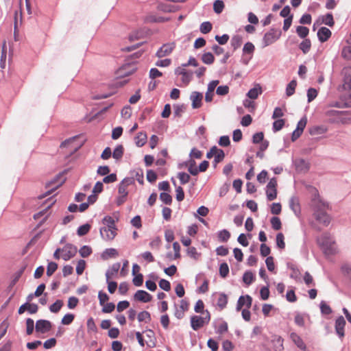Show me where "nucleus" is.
<instances>
[{
  "label": "nucleus",
  "mask_w": 351,
  "mask_h": 351,
  "mask_svg": "<svg viewBox=\"0 0 351 351\" xmlns=\"http://www.w3.org/2000/svg\"><path fill=\"white\" fill-rule=\"evenodd\" d=\"M175 74L178 76H180L179 82L176 84L180 87H185L188 86L192 80L193 73L191 71H186L184 68L179 66L176 69Z\"/></svg>",
  "instance_id": "39448f33"
},
{
  "label": "nucleus",
  "mask_w": 351,
  "mask_h": 351,
  "mask_svg": "<svg viewBox=\"0 0 351 351\" xmlns=\"http://www.w3.org/2000/svg\"><path fill=\"white\" fill-rule=\"evenodd\" d=\"M147 140V136L145 132H138L134 138L135 144L138 147H143Z\"/></svg>",
  "instance_id": "b1692460"
},
{
  "label": "nucleus",
  "mask_w": 351,
  "mask_h": 351,
  "mask_svg": "<svg viewBox=\"0 0 351 351\" xmlns=\"http://www.w3.org/2000/svg\"><path fill=\"white\" fill-rule=\"evenodd\" d=\"M76 253L77 248L71 244H67L62 249H58L54 253V256L57 259L61 258L62 260L66 261L73 257Z\"/></svg>",
  "instance_id": "20e7f679"
},
{
  "label": "nucleus",
  "mask_w": 351,
  "mask_h": 351,
  "mask_svg": "<svg viewBox=\"0 0 351 351\" xmlns=\"http://www.w3.org/2000/svg\"><path fill=\"white\" fill-rule=\"evenodd\" d=\"M296 32L300 38H304L308 36L309 29L304 26H298L296 29Z\"/></svg>",
  "instance_id": "c9c22d12"
},
{
  "label": "nucleus",
  "mask_w": 351,
  "mask_h": 351,
  "mask_svg": "<svg viewBox=\"0 0 351 351\" xmlns=\"http://www.w3.org/2000/svg\"><path fill=\"white\" fill-rule=\"evenodd\" d=\"M74 318L75 316L73 314L67 313L62 317L61 322L64 325H69L73 322Z\"/></svg>",
  "instance_id": "8fccbe9b"
},
{
  "label": "nucleus",
  "mask_w": 351,
  "mask_h": 351,
  "mask_svg": "<svg viewBox=\"0 0 351 351\" xmlns=\"http://www.w3.org/2000/svg\"><path fill=\"white\" fill-rule=\"evenodd\" d=\"M281 36V31L277 29H271L267 32L263 38V47L272 45L277 41Z\"/></svg>",
  "instance_id": "0eeeda50"
},
{
  "label": "nucleus",
  "mask_w": 351,
  "mask_h": 351,
  "mask_svg": "<svg viewBox=\"0 0 351 351\" xmlns=\"http://www.w3.org/2000/svg\"><path fill=\"white\" fill-rule=\"evenodd\" d=\"M119 256V252L114 248L106 249L101 254V258L103 260L106 261L110 258H114Z\"/></svg>",
  "instance_id": "4be33fe9"
},
{
  "label": "nucleus",
  "mask_w": 351,
  "mask_h": 351,
  "mask_svg": "<svg viewBox=\"0 0 351 351\" xmlns=\"http://www.w3.org/2000/svg\"><path fill=\"white\" fill-rule=\"evenodd\" d=\"M297 86V82L295 80H292L289 82V84L287 85V89H286V94L287 96H291L295 93V90Z\"/></svg>",
  "instance_id": "f704fd0d"
},
{
  "label": "nucleus",
  "mask_w": 351,
  "mask_h": 351,
  "mask_svg": "<svg viewBox=\"0 0 351 351\" xmlns=\"http://www.w3.org/2000/svg\"><path fill=\"white\" fill-rule=\"evenodd\" d=\"M203 99V95L199 92L194 91L190 96V99L192 101V108L193 109L199 108L202 106V101Z\"/></svg>",
  "instance_id": "4468645a"
},
{
  "label": "nucleus",
  "mask_w": 351,
  "mask_h": 351,
  "mask_svg": "<svg viewBox=\"0 0 351 351\" xmlns=\"http://www.w3.org/2000/svg\"><path fill=\"white\" fill-rule=\"evenodd\" d=\"M242 42V38L239 35H236L232 38L231 45L234 49H237L241 47Z\"/></svg>",
  "instance_id": "2f4dec72"
},
{
  "label": "nucleus",
  "mask_w": 351,
  "mask_h": 351,
  "mask_svg": "<svg viewBox=\"0 0 351 351\" xmlns=\"http://www.w3.org/2000/svg\"><path fill=\"white\" fill-rule=\"evenodd\" d=\"M130 306V302L127 300L121 301L117 306V310L118 312H122L125 309L128 308Z\"/></svg>",
  "instance_id": "680f3d73"
},
{
  "label": "nucleus",
  "mask_w": 351,
  "mask_h": 351,
  "mask_svg": "<svg viewBox=\"0 0 351 351\" xmlns=\"http://www.w3.org/2000/svg\"><path fill=\"white\" fill-rule=\"evenodd\" d=\"M317 243L326 256H335L339 253V248L333 237L324 232L317 239Z\"/></svg>",
  "instance_id": "f257e3e1"
},
{
  "label": "nucleus",
  "mask_w": 351,
  "mask_h": 351,
  "mask_svg": "<svg viewBox=\"0 0 351 351\" xmlns=\"http://www.w3.org/2000/svg\"><path fill=\"white\" fill-rule=\"evenodd\" d=\"M117 228L103 227L100 229V234L103 239L106 241H112L117 235Z\"/></svg>",
  "instance_id": "f8f14e48"
},
{
  "label": "nucleus",
  "mask_w": 351,
  "mask_h": 351,
  "mask_svg": "<svg viewBox=\"0 0 351 351\" xmlns=\"http://www.w3.org/2000/svg\"><path fill=\"white\" fill-rule=\"evenodd\" d=\"M133 185H135V179L132 177L125 178L121 182L118 189L119 196L117 198L118 206L125 202L128 195V187Z\"/></svg>",
  "instance_id": "7ed1b4c3"
},
{
  "label": "nucleus",
  "mask_w": 351,
  "mask_h": 351,
  "mask_svg": "<svg viewBox=\"0 0 351 351\" xmlns=\"http://www.w3.org/2000/svg\"><path fill=\"white\" fill-rule=\"evenodd\" d=\"M206 157L208 158H211L214 157L215 165H217L218 163H219L223 160L225 157V154L222 149H219L216 146H214L211 147L210 151L207 153Z\"/></svg>",
  "instance_id": "1a4fd4ad"
},
{
  "label": "nucleus",
  "mask_w": 351,
  "mask_h": 351,
  "mask_svg": "<svg viewBox=\"0 0 351 351\" xmlns=\"http://www.w3.org/2000/svg\"><path fill=\"white\" fill-rule=\"evenodd\" d=\"M271 227L275 230H279L282 228L281 221L278 217H273L270 220Z\"/></svg>",
  "instance_id": "72a5a7b5"
},
{
  "label": "nucleus",
  "mask_w": 351,
  "mask_h": 351,
  "mask_svg": "<svg viewBox=\"0 0 351 351\" xmlns=\"http://www.w3.org/2000/svg\"><path fill=\"white\" fill-rule=\"evenodd\" d=\"M320 309L323 314L329 315L332 313L331 308L324 301L320 303Z\"/></svg>",
  "instance_id": "bf43d9fd"
},
{
  "label": "nucleus",
  "mask_w": 351,
  "mask_h": 351,
  "mask_svg": "<svg viewBox=\"0 0 351 351\" xmlns=\"http://www.w3.org/2000/svg\"><path fill=\"white\" fill-rule=\"evenodd\" d=\"M343 73L345 75L343 88L349 92L351 97V67L345 68Z\"/></svg>",
  "instance_id": "a211bd4d"
},
{
  "label": "nucleus",
  "mask_w": 351,
  "mask_h": 351,
  "mask_svg": "<svg viewBox=\"0 0 351 351\" xmlns=\"http://www.w3.org/2000/svg\"><path fill=\"white\" fill-rule=\"evenodd\" d=\"M34 328V322L31 318L26 320V332L28 335H32Z\"/></svg>",
  "instance_id": "c03bdc74"
},
{
  "label": "nucleus",
  "mask_w": 351,
  "mask_h": 351,
  "mask_svg": "<svg viewBox=\"0 0 351 351\" xmlns=\"http://www.w3.org/2000/svg\"><path fill=\"white\" fill-rule=\"evenodd\" d=\"M134 71L135 68L134 65L127 64L119 69L117 75L118 77H125L131 75Z\"/></svg>",
  "instance_id": "6ab92c4d"
},
{
  "label": "nucleus",
  "mask_w": 351,
  "mask_h": 351,
  "mask_svg": "<svg viewBox=\"0 0 351 351\" xmlns=\"http://www.w3.org/2000/svg\"><path fill=\"white\" fill-rule=\"evenodd\" d=\"M212 29V24L210 22H204L200 25V31L203 34H207Z\"/></svg>",
  "instance_id": "3c124183"
},
{
  "label": "nucleus",
  "mask_w": 351,
  "mask_h": 351,
  "mask_svg": "<svg viewBox=\"0 0 351 351\" xmlns=\"http://www.w3.org/2000/svg\"><path fill=\"white\" fill-rule=\"evenodd\" d=\"M36 331L40 333H46L51 328V323L45 319H39L36 322L35 326Z\"/></svg>",
  "instance_id": "ddd939ff"
},
{
  "label": "nucleus",
  "mask_w": 351,
  "mask_h": 351,
  "mask_svg": "<svg viewBox=\"0 0 351 351\" xmlns=\"http://www.w3.org/2000/svg\"><path fill=\"white\" fill-rule=\"evenodd\" d=\"M223 8H224V4L222 1L217 0L215 1L214 5H213V9L216 13L220 14L223 11Z\"/></svg>",
  "instance_id": "a18cd8bd"
},
{
  "label": "nucleus",
  "mask_w": 351,
  "mask_h": 351,
  "mask_svg": "<svg viewBox=\"0 0 351 351\" xmlns=\"http://www.w3.org/2000/svg\"><path fill=\"white\" fill-rule=\"evenodd\" d=\"M178 178H179L181 184H182L188 183L190 180V176L184 172L179 173Z\"/></svg>",
  "instance_id": "6e6d98bb"
},
{
  "label": "nucleus",
  "mask_w": 351,
  "mask_h": 351,
  "mask_svg": "<svg viewBox=\"0 0 351 351\" xmlns=\"http://www.w3.org/2000/svg\"><path fill=\"white\" fill-rule=\"evenodd\" d=\"M243 280L247 285L252 284L254 280V274L250 271H245L243 276Z\"/></svg>",
  "instance_id": "7c9ffc66"
},
{
  "label": "nucleus",
  "mask_w": 351,
  "mask_h": 351,
  "mask_svg": "<svg viewBox=\"0 0 351 351\" xmlns=\"http://www.w3.org/2000/svg\"><path fill=\"white\" fill-rule=\"evenodd\" d=\"M346 321L343 316L339 317L335 321V330L340 338L344 337V327Z\"/></svg>",
  "instance_id": "dca6fc26"
},
{
  "label": "nucleus",
  "mask_w": 351,
  "mask_h": 351,
  "mask_svg": "<svg viewBox=\"0 0 351 351\" xmlns=\"http://www.w3.org/2000/svg\"><path fill=\"white\" fill-rule=\"evenodd\" d=\"M210 320V315L208 311H206V315L201 317L193 315L191 317V328L194 330H198L205 325L208 324Z\"/></svg>",
  "instance_id": "423d86ee"
},
{
  "label": "nucleus",
  "mask_w": 351,
  "mask_h": 351,
  "mask_svg": "<svg viewBox=\"0 0 351 351\" xmlns=\"http://www.w3.org/2000/svg\"><path fill=\"white\" fill-rule=\"evenodd\" d=\"M202 60L204 63L207 64H211L214 62L215 58L211 53L208 52V53H205L202 56Z\"/></svg>",
  "instance_id": "ea45409f"
},
{
  "label": "nucleus",
  "mask_w": 351,
  "mask_h": 351,
  "mask_svg": "<svg viewBox=\"0 0 351 351\" xmlns=\"http://www.w3.org/2000/svg\"><path fill=\"white\" fill-rule=\"evenodd\" d=\"M262 88L259 84H256L253 88L250 89L247 95L252 99H256L258 95L262 94Z\"/></svg>",
  "instance_id": "a878e982"
},
{
  "label": "nucleus",
  "mask_w": 351,
  "mask_h": 351,
  "mask_svg": "<svg viewBox=\"0 0 351 351\" xmlns=\"http://www.w3.org/2000/svg\"><path fill=\"white\" fill-rule=\"evenodd\" d=\"M341 55L347 60H351V45L343 48Z\"/></svg>",
  "instance_id": "e2e57ef3"
},
{
  "label": "nucleus",
  "mask_w": 351,
  "mask_h": 351,
  "mask_svg": "<svg viewBox=\"0 0 351 351\" xmlns=\"http://www.w3.org/2000/svg\"><path fill=\"white\" fill-rule=\"evenodd\" d=\"M322 22L330 26V27H332L334 25V20H333V16H332V14L329 13V14H326L325 16H323V19H322Z\"/></svg>",
  "instance_id": "de8ad7c7"
},
{
  "label": "nucleus",
  "mask_w": 351,
  "mask_h": 351,
  "mask_svg": "<svg viewBox=\"0 0 351 351\" xmlns=\"http://www.w3.org/2000/svg\"><path fill=\"white\" fill-rule=\"evenodd\" d=\"M137 318L140 322H145L148 323L151 321V315L148 311H143L138 313Z\"/></svg>",
  "instance_id": "c756f323"
},
{
  "label": "nucleus",
  "mask_w": 351,
  "mask_h": 351,
  "mask_svg": "<svg viewBox=\"0 0 351 351\" xmlns=\"http://www.w3.org/2000/svg\"><path fill=\"white\" fill-rule=\"evenodd\" d=\"M313 205L315 210L314 215L316 219L324 226H328L330 221V218L326 213L328 206L319 197L315 198L313 200Z\"/></svg>",
  "instance_id": "f03ea898"
},
{
  "label": "nucleus",
  "mask_w": 351,
  "mask_h": 351,
  "mask_svg": "<svg viewBox=\"0 0 351 351\" xmlns=\"http://www.w3.org/2000/svg\"><path fill=\"white\" fill-rule=\"evenodd\" d=\"M162 75V72H160L158 69L152 68L149 71V77L152 80H154L157 77H160Z\"/></svg>",
  "instance_id": "052dcab7"
},
{
  "label": "nucleus",
  "mask_w": 351,
  "mask_h": 351,
  "mask_svg": "<svg viewBox=\"0 0 351 351\" xmlns=\"http://www.w3.org/2000/svg\"><path fill=\"white\" fill-rule=\"evenodd\" d=\"M252 302V299L250 295H247L245 296H241L237 302V311H241L244 306H246L247 308H250Z\"/></svg>",
  "instance_id": "f3484780"
},
{
  "label": "nucleus",
  "mask_w": 351,
  "mask_h": 351,
  "mask_svg": "<svg viewBox=\"0 0 351 351\" xmlns=\"http://www.w3.org/2000/svg\"><path fill=\"white\" fill-rule=\"evenodd\" d=\"M63 304L64 303L62 300H57L53 304L50 306L49 310L52 313H57L60 311Z\"/></svg>",
  "instance_id": "c85d7f7f"
},
{
  "label": "nucleus",
  "mask_w": 351,
  "mask_h": 351,
  "mask_svg": "<svg viewBox=\"0 0 351 351\" xmlns=\"http://www.w3.org/2000/svg\"><path fill=\"white\" fill-rule=\"evenodd\" d=\"M159 287L165 291H169L171 289L170 282L165 279L160 280Z\"/></svg>",
  "instance_id": "69168bd1"
},
{
  "label": "nucleus",
  "mask_w": 351,
  "mask_h": 351,
  "mask_svg": "<svg viewBox=\"0 0 351 351\" xmlns=\"http://www.w3.org/2000/svg\"><path fill=\"white\" fill-rule=\"evenodd\" d=\"M228 303V297L224 293H221L219 295V298L217 299V305L218 307L222 310L223 309Z\"/></svg>",
  "instance_id": "cd10ccee"
},
{
  "label": "nucleus",
  "mask_w": 351,
  "mask_h": 351,
  "mask_svg": "<svg viewBox=\"0 0 351 351\" xmlns=\"http://www.w3.org/2000/svg\"><path fill=\"white\" fill-rule=\"evenodd\" d=\"M274 351H282L284 350L283 339L280 336H274L271 339Z\"/></svg>",
  "instance_id": "412c9836"
},
{
  "label": "nucleus",
  "mask_w": 351,
  "mask_h": 351,
  "mask_svg": "<svg viewBox=\"0 0 351 351\" xmlns=\"http://www.w3.org/2000/svg\"><path fill=\"white\" fill-rule=\"evenodd\" d=\"M285 125V121L283 119L276 120L273 123V130L278 132Z\"/></svg>",
  "instance_id": "5fc2aeb1"
},
{
  "label": "nucleus",
  "mask_w": 351,
  "mask_h": 351,
  "mask_svg": "<svg viewBox=\"0 0 351 351\" xmlns=\"http://www.w3.org/2000/svg\"><path fill=\"white\" fill-rule=\"evenodd\" d=\"M176 46L174 42L165 43L158 50L156 55L159 58L168 56L176 49Z\"/></svg>",
  "instance_id": "9b49d317"
},
{
  "label": "nucleus",
  "mask_w": 351,
  "mask_h": 351,
  "mask_svg": "<svg viewBox=\"0 0 351 351\" xmlns=\"http://www.w3.org/2000/svg\"><path fill=\"white\" fill-rule=\"evenodd\" d=\"M171 64V60L169 58H166L163 60H159L156 61V66L159 67H167L170 66Z\"/></svg>",
  "instance_id": "4d7b16f0"
},
{
  "label": "nucleus",
  "mask_w": 351,
  "mask_h": 351,
  "mask_svg": "<svg viewBox=\"0 0 351 351\" xmlns=\"http://www.w3.org/2000/svg\"><path fill=\"white\" fill-rule=\"evenodd\" d=\"M145 21L147 23H160L164 22L165 20L163 17H156L154 15H148L145 17Z\"/></svg>",
  "instance_id": "79ce46f5"
},
{
  "label": "nucleus",
  "mask_w": 351,
  "mask_h": 351,
  "mask_svg": "<svg viewBox=\"0 0 351 351\" xmlns=\"http://www.w3.org/2000/svg\"><path fill=\"white\" fill-rule=\"evenodd\" d=\"M277 179L271 178L266 186V195L269 201H273L277 197Z\"/></svg>",
  "instance_id": "6e6552de"
},
{
  "label": "nucleus",
  "mask_w": 351,
  "mask_h": 351,
  "mask_svg": "<svg viewBox=\"0 0 351 351\" xmlns=\"http://www.w3.org/2000/svg\"><path fill=\"white\" fill-rule=\"evenodd\" d=\"M79 302V300L75 297H70L68 300V308L70 309L75 308Z\"/></svg>",
  "instance_id": "774afa93"
},
{
  "label": "nucleus",
  "mask_w": 351,
  "mask_h": 351,
  "mask_svg": "<svg viewBox=\"0 0 351 351\" xmlns=\"http://www.w3.org/2000/svg\"><path fill=\"white\" fill-rule=\"evenodd\" d=\"M123 133V128L121 127H117L113 129L112 132V138L114 140L118 139Z\"/></svg>",
  "instance_id": "338daca9"
},
{
  "label": "nucleus",
  "mask_w": 351,
  "mask_h": 351,
  "mask_svg": "<svg viewBox=\"0 0 351 351\" xmlns=\"http://www.w3.org/2000/svg\"><path fill=\"white\" fill-rule=\"evenodd\" d=\"M119 269V265H113V266L106 273V280L108 281L110 279L116 277L118 274Z\"/></svg>",
  "instance_id": "bb28decb"
},
{
  "label": "nucleus",
  "mask_w": 351,
  "mask_h": 351,
  "mask_svg": "<svg viewBox=\"0 0 351 351\" xmlns=\"http://www.w3.org/2000/svg\"><path fill=\"white\" fill-rule=\"evenodd\" d=\"M311 47V44L309 39H305L300 44V49L304 53H308L310 51Z\"/></svg>",
  "instance_id": "473e14b6"
},
{
  "label": "nucleus",
  "mask_w": 351,
  "mask_h": 351,
  "mask_svg": "<svg viewBox=\"0 0 351 351\" xmlns=\"http://www.w3.org/2000/svg\"><path fill=\"white\" fill-rule=\"evenodd\" d=\"M90 226L89 224H84L80 226L77 229V234L80 236L86 235L90 230Z\"/></svg>",
  "instance_id": "49530a36"
},
{
  "label": "nucleus",
  "mask_w": 351,
  "mask_h": 351,
  "mask_svg": "<svg viewBox=\"0 0 351 351\" xmlns=\"http://www.w3.org/2000/svg\"><path fill=\"white\" fill-rule=\"evenodd\" d=\"M202 152L197 149V148H193L190 153V158L192 159H200L202 157Z\"/></svg>",
  "instance_id": "13d9d810"
},
{
  "label": "nucleus",
  "mask_w": 351,
  "mask_h": 351,
  "mask_svg": "<svg viewBox=\"0 0 351 351\" xmlns=\"http://www.w3.org/2000/svg\"><path fill=\"white\" fill-rule=\"evenodd\" d=\"M291 339L294 342V343L301 350L306 349V345L304 343L302 338L295 332H292L290 335Z\"/></svg>",
  "instance_id": "393cba45"
},
{
  "label": "nucleus",
  "mask_w": 351,
  "mask_h": 351,
  "mask_svg": "<svg viewBox=\"0 0 351 351\" xmlns=\"http://www.w3.org/2000/svg\"><path fill=\"white\" fill-rule=\"evenodd\" d=\"M230 237V232L226 230H221L218 232V238L221 241L226 242Z\"/></svg>",
  "instance_id": "37998d69"
},
{
  "label": "nucleus",
  "mask_w": 351,
  "mask_h": 351,
  "mask_svg": "<svg viewBox=\"0 0 351 351\" xmlns=\"http://www.w3.org/2000/svg\"><path fill=\"white\" fill-rule=\"evenodd\" d=\"M123 154V147L122 145H118L116 147V148L114 149V152L112 153V156L114 158L117 160H119L122 158Z\"/></svg>",
  "instance_id": "4c0bfd02"
},
{
  "label": "nucleus",
  "mask_w": 351,
  "mask_h": 351,
  "mask_svg": "<svg viewBox=\"0 0 351 351\" xmlns=\"http://www.w3.org/2000/svg\"><path fill=\"white\" fill-rule=\"evenodd\" d=\"M204 304L202 300H199L197 301L194 310L196 313H203L204 315H206V311H204Z\"/></svg>",
  "instance_id": "603ef678"
},
{
  "label": "nucleus",
  "mask_w": 351,
  "mask_h": 351,
  "mask_svg": "<svg viewBox=\"0 0 351 351\" xmlns=\"http://www.w3.org/2000/svg\"><path fill=\"white\" fill-rule=\"evenodd\" d=\"M87 329H88V332H97V327L95 323L93 318H92V317H90L87 320Z\"/></svg>",
  "instance_id": "a19ab883"
},
{
  "label": "nucleus",
  "mask_w": 351,
  "mask_h": 351,
  "mask_svg": "<svg viewBox=\"0 0 351 351\" xmlns=\"http://www.w3.org/2000/svg\"><path fill=\"white\" fill-rule=\"evenodd\" d=\"M160 198L161 201L166 204H170L172 202L171 196L167 193H161Z\"/></svg>",
  "instance_id": "0e129e2a"
},
{
  "label": "nucleus",
  "mask_w": 351,
  "mask_h": 351,
  "mask_svg": "<svg viewBox=\"0 0 351 351\" xmlns=\"http://www.w3.org/2000/svg\"><path fill=\"white\" fill-rule=\"evenodd\" d=\"M102 223H103V224H104L106 226L105 227H108V228H116L115 223H114V220L110 216H106L103 219Z\"/></svg>",
  "instance_id": "58836bf2"
},
{
  "label": "nucleus",
  "mask_w": 351,
  "mask_h": 351,
  "mask_svg": "<svg viewBox=\"0 0 351 351\" xmlns=\"http://www.w3.org/2000/svg\"><path fill=\"white\" fill-rule=\"evenodd\" d=\"M134 298L135 300L142 302H149L152 300V296L144 290H138L134 295Z\"/></svg>",
  "instance_id": "2eb2a0df"
},
{
  "label": "nucleus",
  "mask_w": 351,
  "mask_h": 351,
  "mask_svg": "<svg viewBox=\"0 0 351 351\" xmlns=\"http://www.w3.org/2000/svg\"><path fill=\"white\" fill-rule=\"evenodd\" d=\"M38 306L36 304H30L28 302L21 305L18 311L19 314H23L25 311H29L31 314H34L38 311Z\"/></svg>",
  "instance_id": "aec40b11"
},
{
  "label": "nucleus",
  "mask_w": 351,
  "mask_h": 351,
  "mask_svg": "<svg viewBox=\"0 0 351 351\" xmlns=\"http://www.w3.org/2000/svg\"><path fill=\"white\" fill-rule=\"evenodd\" d=\"M327 132V128L325 126H315L312 128L311 134H324Z\"/></svg>",
  "instance_id": "09e8293b"
},
{
  "label": "nucleus",
  "mask_w": 351,
  "mask_h": 351,
  "mask_svg": "<svg viewBox=\"0 0 351 351\" xmlns=\"http://www.w3.org/2000/svg\"><path fill=\"white\" fill-rule=\"evenodd\" d=\"M91 253L92 249L87 245L82 247L80 250V254L84 258L88 256Z\"/></svg>",
  "instance_id": "864d4df0"
},
{
  "label": "nucleus",
  "mask_w": 351,
  "mask_h": 351,
  "mask_svg": "<svg viewBox=\"0 0 351 351\" xmlns=\"http://www.w3.org/2000/svg\"><path fill=\"white\" fill-rule=\"evenodd\" d=\"M331 36V32L327 27H321L317 32V36L321 42L326 41Z\"/></svg>",
  "instance_id": "5701e85b"
},
{
  "label": "nucleus",
  "mask_w": 351,
  "mask_h": 351,
  "mask_svg": "<svg viewBox=\"0 0 351 351\" xmlns=\"http://www.w3.org/2000/svg\"><path fill=\"white\" fill-rule=\"evenodd\" d=\"M276 245L280 250L285 247V237L281 232L278 233L276 235Z\"/></svg>",
  "instance_id": "e433bc0d"
},
{
  "label": "nucleus",
  "mask_w": 351,
  "mask_h": 351,
  "mask_svg": "<svg viewBox=\"0 0 351 351\" xmlns=\"http://www.w3.org/2000/svg\"><path fill=\"white\" fill-rule=\"evenodd\" d=\"M255 50L254 45L250 43L247 42L244 45L243 49V56H242V62L244 64H247L250 60L252 59L253 56L254 51Z\"/></svg>",
  "instance_id": "9d476101"
}]
</instances>
